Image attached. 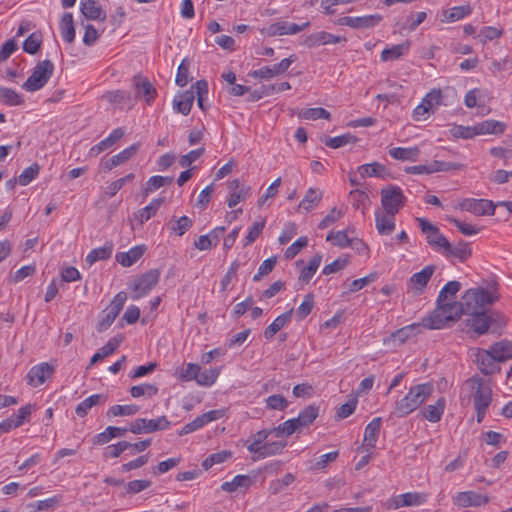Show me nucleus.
<instances>
[{"label":"nucleus","mask_w":512,"mask_h":512,"mask_svg":"<svg viewBox=\"0 0 512 512\" xmlns=\"http://www.w3.org/2000/svg\"><path fill=\"white\" fill-rule=\"evenodd\" d=\"M500 298L496 287L491 289L471 288L462 296L458 304L461 305V313L488 312L487 308Z\"/></svg>","instance_id":"obj_1"},{"label":"nucleus","mask_w":512,"mask_h":512,"mask_svg":"<svg viewBox=\"0 0 512 512\" xmlns=\"http://www.w3.org/2000/svg\"><path fill=\"white\" fill-rule=\"evenodd\" d=\"M433 391L434 387L430 383L410 387L408 393L395 402L392 416L403 418L411 414L427 400Z\"/></svg>","instance_id":"obj_2"},{"label":"nucleus","mask_w":512,"mask_h":512,"mask_svg":"<svg viewBox=\"0 0 512 512\" xmlns=\"http://www.w3.org/2000/svg\"><path fill=\"white\" fill-rule=\"evenodd\" d=\"M461 305L458 302L439 303L436 301V308L422 319L421 326L427 329H442L458 321L461 317Z\"/></svg>","instance_id":"obj_3"},{"label":"nucleus","mask_w":512,"mask_h":512,"mask_svg":"<svg viewBox=\"0 0 512 512\" xmlns=\"http://www.w3.org/2000/svg\"><path fill=\"white\" fill-rule=\"evenodd\" d=\"M54 72V64L50 60L37 63L32 74L23 83L22 88L27 92H35L43 88Z\"/></svg>","instance_id":"obj_4"},{"label":"nucleus","mask_w":512,"mask_h":512,"mask_svg":"<svg viewBox=\"0 0 512 512\" xmlns=\"http://www.w3.org/2000/svg\"><path fill=\"white\" fill-rule=\"evenodd\" d=\"M417 222L423 234L426 236L427 243L438 252H443L450 248V242L440 232L439 228L426 220L425 218H417Z\"/></svg>","instance_id":"obj_5"},{"label":"nucleus","mask_w":512,"mask_h":512,"mask_svg":"<svg viewBox=\"0 0 512 512\" xmlns=\"http://www.w3.org/2000/svg\"><path fill=\"white\" fill-rule=\"evenodd\" d=\"M159 278L160 272L157 269H151L135 278L130 285L131 298L137 300L147 295L157 285Z\"/></svg>","instance_id":"obj_6"},{"label":"nucleus","mask_w":512,"mask_h":512,"mask_svg":"<svg viewBox=\"0 0 512 512\" xmlns=\"http://www.w3.org/2000/svg\"><path fill=\"white\" fill-rule=\"evenodd\" d=\"M466 386L472 391L475 408L487 409L492 401V390L479 377H471L466 381Z\"/></svg>","instance_id":"obj_7"},{"label":"nucleus","mask_w":512,"mask_h":512,"mask_svg":"<svg viewBox=\"0 0 512 512\" xmlns=\"http://www.w3.org/2000/svg\"><path fill=\"white\" fill-rule=\"evenodd\" d=\"M405 196L400 187L390 185L381 190V204L388 214H396L404 205Z\"/></svg>","instance_id":"obj_8"},{"label":"nucleus","mask_w":512,"mask_h":512,"mask_svg":"<svg viewBox=\"0 0 512 512\" xmlns=\"http://www.w3.org/2000/svg\"><path fill=\"white\" fill-rule=\"evenodd\" d=\"M170 426V421L166 416H160L156 419L138 418L130 424L128 429L134 434L153 433L166 430Z\"/></svg>","instance_id":"obj_9"},{"label":"nucleus","mask_w":512,"mask_h":512,"mask_svg":"<svg viewBox=\"0 0 512 512\" xmlns=\"http://www.w3.org/2000/svg\"><path fill=\"white\" fill-rule=\"evenodd\" d=\"M458 208L477 216L494 215L496 205L487 199L465 198L459 202Z\"/></svg>","instance_id":"obj_10"},{"label":"nucleus","mask_w":512,"mask_h":512,"mask_svg":"<svg viewBox=\"0 0 512 512\" xmlns=\"http://www.w3.org/2000/svg\"><path fill=\"white\" fill-rule=\"evenodd\" d=\"M383 17L380 14L365 15L359 17L344 16L336 20L335 24L348 26L353 29H369L377 26Z\"/></svg>","instance_id":"obj_11"},{"label":"nucleus","mask_w":512,"mask_h":512,"mask_svg":"<svg viewBox=\"0 0 512 512\" xmlns=\"http://www.w3.org/2000/svg\"><path fill=\"white\" fill-rule=\"evenodd\" d=\"M296 60L295 55H291L288 58L281 60L279 63L273 66H265L258 70H254L250 73V76L258 79H270L285 73L290 65Z\"/></svg>","instance_id":"obj_12"},{"label":"nucleus","mask_w":512,"mask_h":512,"mask_svg":"<svg viewBox=\"0 0 512 512\" xmlns=\"http://www.w3.org/2000/svg\"><path fill=\"white\" fill-rule=\"evenodd\" d=\"M475 362L478 369L485 375H491L500 370L498 360H496L489 349H476Z\"/></svg>","instance_id":"obj_13"},{"label":"nucleus","mask_w":512,"mask_h":512,"mask_svg":"<svg viewBox=\"0 0 512 512\" xmlns=\"http://www.w3.org/2000/svg\"><path fill=\"white\" fill-rule=\"evenodd\" d=\"M54 366L47 362L33 366L27 374V383L32 387L43 384L54 373Z\"/></svg>","instance_id":"obj_14"},{"label":"nucleus","mask_w":512,"mask_h":512,"mask_svg":"<svg viewBox=\"0 0 512 512\" xmlns=\"http://www.w3.org/2000/svg\"><path fill=\"white\" fill-rule=\"evenodd\" d=\"M310 26V22L307 21L302 25L296 23H290L286 21H279L268 26L266 32L268 36H283L297 34L307 27Z\"/></svg>","instance_id":"obj_15"},{"label":"nucleus","mask_w":512,"mask_h":512,"mask_svg":"<svg viewBox=\"0 0 512 512\" xmlns=\"http://www.w3.org/2000/svg\"><path fill=\"white\" fill-rule=\"evenodd\" d=\"M489 498L486 495L475 491L459 492L454 497V503L460 507H478L488 503Z\"/></svg>","instance_id":"obj_16"},{"label":"nucleus","mask_w":512,"mask_h":512,"mask_svg":"<svg viewBox=\"0 0 512 512\" xmlns=\"http://www.w3.org/2000/svg\"><path fill=\"white\" fill-rule=\"evenodd\" d=\"M340 42H346V38L342 36H336L325 31L313 33L307 36L304 41L308 48H315L321 45L336 44Z\"/></svg>","instance_id":"obj_17"},{"label":"nucleus","mask_w":512,"mask_h":512,"mask_svg":"<svg viewBox=\"0 0 512 512\" xmlns=\"http://www.w3.org/2000/svg\"><path fill=\"white\" fill-rule=\"evenodd\" d=\"M381 423V418L376 417L367 424L362 442V448L365 451L369 452L375 447L380 434Z\"/></svg>","instance_id":"obj_18"},{"label":"nucleus","mask_w":512,"mask_h":512,"mask_svg":"<svg viewBox=\"0 0 512 512\" xmlns=\"http://www.w3.org/2000/svg\"><path fill=\"white\" fill-rule=\"evenodd\" d=\"M434 271L435 266L427 265L420 272H417L411 276L409 282L414 291V294L420 295L423 293Z\"/></svg>","instance_id":"obj_19"},{"label":"nucleus","mask_w":512,"mask_h":512,"mask_svg":"<svg viewBox=\"0 0 512 512\" xmlns=\"http://www.w3.org/2000/svg\"><path fill=\"white\" fill-rule=\"evenodd\" d=\"M470 318L466 320V325L470 327L477 335L485 334L490 328L487 312L478 311L477 313H465Z\"/></svg>","instance_id":"obj_20"},{"label":"nucleus","mask_w":512,"mask_h":512,"mask_svg":"<svg viewBox=\"0 0 512 512\" xmlns=\"http://www.w3.org/2000/svg\"><path fill=\"white\" fill-rule=\"evenodd\" d=\"M133 86L136 91V95L145 97L148 104L152 102L157 94L156 89L146 77L140 75L135 76L133 78Z\"/></svg>","instance_id":"obj_21"},{"label":"nucleus","mask_w":512,"mask_h":512,"mask_svg":"<svg viewBox=\"0 0 512 512\" xmlns=\"http://www.w3.org/2000/svg\"><path fill=\"white\" fill-rule=\"evenodd\" d=\"M124 133L125 132L122 128L114 129L107 138L103 139L98 144L91 147V149L89 150V156L96 157L102 151L110 148L124 136Z\"/></svg>","instance_id":"obj_22"},{"label":"nucleus","mask_w":512,"mask_h":512,"mask_svg":"<svg viewBox=\"0 0 512 512\" xmlns=\"http://www.w3.org/2000/svg\"><path fill=\"white\" fill-rule=\"evenodd\" d=\"M286 445L287 441L265 442L261 447H259V450L254 453L255 457L253 460L265 459L267 457L279 455L282 453Z\"/></svg>","instance_id":"obj_23"},{"label":"nucleus","mask_w":512,"mask_h":512,"mask_svg":"<svg viewBox=\"0 0 512 512\" xmlns=\"http://www.w3.org/2000/svg\"><path fill=\"white\" fill-rule=\"evenodd\" d=\"M446 400L444 397H440L435 404L427 405L421 410L422 416L432 423H436L441 420L444 413Z\"/></svg>","instance_id":"obj_24"},{"label":"nucleus","mask_w":512,"mask_h":512,"mask_svg":"<svg viewBox=\"0 0 512 512\" xmlns=\"http://www.w3.org/2000/svg\"><path fill=\"white\" fill-rule=\"evenodd\" d=\"M195 99L194 91L187 90L173 100V107L181 114L188 115Z\"/></svg>","instance_id":"obj_25"},{"label":"nucleus","mask_w":512,"mask_h":512,"mask_svg":"<svg viewBox=\"0 0 512 512\" xmlns=\"http://www.w3.org/2000/svg\"><path fill=\"white\" fill-rule=\"evenodd\" d=\"M123 340V336L119 335L117 337L111 338L103 347H101L98 352H96L91 360L90 365H94L98 361L104 359L105 357H108L109 355L113 354L119 345L121 344Z\"/></svg>","instance_id":"obj_26"},{"label":"nucleus","mask_w":512,"mask_h":512,"mask_svg":"<svg viewBox=\"0 0 512 512\" xmlns=\"http://www.w3.org/2000/svg\"><path fill=\"white\" fill-rule=\"evenodd\" d=\"M323 197L322 190L318 188H309L300 202L298 209H303L306 212L312 211L321 202Z\"/></svg>","instance_id":"obj_27"},{"label":"nucleus","mask_w":512,"mask_h":512,"mask_svg":"<svg viewBox=\"0 0 512 512\" xmlns=\"http://www.w3.org/2000/svg\"><path fill=\"white\" fill-rule=\"evenodd\" d=\"M81 13L90 20L105 21V11L94 0L81 1Z\"/></svg>","instance_id":"obj_28"},{"label":"nucleus","mask_w":512,"mask_h":512,"mask_svg":"<svg viewBox=\"0 0 512 512\" xmlns=\"http://www.w3.org/2000/svg\"><path fill=\"white\" fill-rule=\"evenodd\" d=\"M490 353L498 362H505L512 358V342L501 340L489 348Z\"/></svg>","instance_id":"obj_29"},{"label":"nucleus","mask_w":512,"mask_h":512,"mask_svg":"<svg viewBox=\"0 0 512 512\" xmlns=\"http://www.w3.org/2000/svg\"><path fill=\"white\" fill-rule=\"evenodd\" d=\"M59 26L63 40L67 43H72L75 39V27L72 13L65 12L61 17Z\"/></svg>","instance_id":"obj_30"},{"label":"nucleus","mask_w":512,"mask_h":512,"mask_svg":"<svg viewBox=\"0 0 512 512\" xmlns=\"http://www.w3.org/2000/svg\"><path fill=\"white\" fill-rule=\"evenodd\" d=\"M358 173L362 178L378 177L385 178L388 175L387 169L384 165L378 162L363 164L358 167Z\"/></svg>","instance_id":"obj_31"},{"label":"nucleus","mask_w":512,"mask_h":512,"mask_svg":"<svg viewBox=\"0 0 512 512\" xmlns=\"http://www.w3.org/2000/svg\"><path fill=\"white\" fill-rule=\"evenodd\" d=\"M395 214H388L387 212H377L376 217V228L382 235H388L392 233L395 228Z\"/></svg>","instance_id":"obj_32"},{"label":"nucleus","mask_w":512,"mask_h":512,"mask_svg":"<svg viewBox=\"0 0 512 512\" xmlns=\"http://www.w3.org/2000/svg\"><path fill=\"white\" fill-rule=\"evenodd\" d=\"M388 153L396 160L416 161L420 155V149L417 146L409 148L394 147Z\"/></svg>","instance_id":"obj_33"},{"label":"nucleus","mask_w":512,"mask_h":512,"mask_svg":"<svg viewBox=\"0 0 512 512\" xmlns=\"http://www.w3.org/2000/svg\"><path fill=\"white\" fill-rule=\"evenodd\" d=\"M293 310H289L278 316L265 330L264 337L272 339L287 323L290 322Z\"/></svg>","instance_id":"obj_34"},{"label":"nucleus","mask_w":512,"mask_h":512,"mask_svg":"<svg viewBox=\"0 0 512 512\" xmlns=\"http://www.w3.org/2000/svg\"><path fill=\"white\" fill-rule=\"evenodd\" d=\"M106 401V397L102 394H93L88 398L84 399L81 403H79L75 409V413L79 417H84L88 414L89 410L93 406H98L104 404Z\"/></svg>","instance_id":"obj_35"},{"label":"nucleus","mask_w":512,"mask_h":512,"mask_svg":"<svg viewBox=\"0 0 512 512\" xmlns=\"http://www.w3.org/2000/svg\"><path fill=\"white\" fill-rule=\"evenodd\" d=\"M319 407L316 405H309L300 412L298 417L293 418L298 429L309 426L318 417Z\"/></svg>","instance_id":"obj_36"},{"label":"nucleus","mask_w":512,"mask_h":512,"mask_svg":"<svg viewBox=\"0 0 512 512\" xmlns=\"http://www.w3.org/2000/svg\"><path fill=\"white\" fill-rule=\"evenodd\" d=\"M127 431V428L108 426L103 432L98 433L94 437L93 443L96 445H104L113 438L123 436Z\"/></svg>","instance_id":"obj_37"},{"label":"nucleus","mask_w":512,"mask_h":512,"mask_svg":"<svg viewBox=\"0 0 512 512\" xmlns=\"http://www.w3.org/2000/svg\"><path fill=\"white\" fill-rule=\"evenodd\" d=\"M461 289V283L458 281H449L446 283V285L441 289L439 292V295L437 297V302L439 303H451V302H457L455 300V295L459 290Z\"/></svg>","instance_id":"obj_38"},{"label":"nucleus","mask_w":512,"mask_h":512,"mask_svg":"<svg viewBox=\"0 0 512 512\" xmlns=\"http://www.w3.org/2000/svg\"><path fill=\"white\" fill-rule=\"evenodd\" d=\"M471 253L472 251L469 244L464 241H460L454 246L450 243V248L445 249L443 255L446 257L453 256L463 262L471 256Z\"/></svg>","instance_id":"obj_39"},{"label":"nucleus","mask_w":512,"mask_h":512,"mask_svg":"<svg viewBox=\"0 0 512 512\" xmlns=\"http://www.w3.org/2000/svg\"><path fill=\"white\" fill-rule=\"evenodd\" d=\"M143 252L144 250L141 246H135L128 252L118 253L116 255V261L124 267H130L141 258Z\"/></svg>","instance_id":"obj_40"},{"label":"nucleus","mask_w":512,"mask_h":512,"mask_svg":"<svg viewBox=\"0 0 512 512\" xmlns=\"http://www.w3.org/2000/svg\"><path fill=\"white\" fill-rule=\"evenodd\" d=\"M477 135L501 134L505 130V124L500 121L486 120L475 125Z\"/></svg>","instance_id":"obj_41"},{"label":"nucleus","mask_w":512,"mask_h":512,"mask_svg":"<svg viewBox=\"0 0 512 512\" xmlns=\"http://www.w3.org/2000/svg\"><path fill=\"white\" fill-rule=\"evenodd\" d=\"M272 429H262L257 433L253 434L250 439L245 442V446L250 453H255L259 450V447L265 443V440L272 435Z\"/></svg>","instance_id":"obj_42"},{"label":"nucleus","mask_w":512,"mask_h":512,"mask_svg":"<svg viewBox=\"0 0 512 512\" xmlns=\"http://www.w3.org/2000/svg\"><path fill=\"white\" fill-rule=\"evenodd\" d=\"M410 47V43L408 41L394 45L391 48L384 49L381 52V60L383 62L399 59L401 56L405 55Z\"/></svg>","instance_id":"obj_43"},{"label":"nucleus","mask_w":512,"mask_h":512,"mask_svg":"<svg viewBox=\"0 0 512 512\" xmlns=\"http://www.w3.org/2000/svg\"><path fill=\"white\" fill-rule=\"evenodd\" d=\"M356 141L357 138L350 133H346L336 137L324 136L323 138H321V142H323L326 146L333 149L343 147L347 144L355 143Z\"/></svg>","instance_id":"obj_44"},{"label":"nucleus","mask_w":512,"mask_h":512,"mask_svg":"<svg viewBox=\"0 0 512 512\" xmlns=\"http://www.w3.org/2000/svg\"><path fill=\"white\" fill-rule=\"evenodd\" d=\"M322 261V255L316 254L314 255L308 262V265L304 267L299 275V281L302 283H308L317 269L319 268Z\"/></svg>","instance_id":"obj_45"},{"label":"nucleus","mask_w":512,"mask_h":512,"mask_svg":"<svg viewBox=\"0 0 512 512\" xmlns=\"http://www.w3.org/2000/svg\"><path fill=\"white\" fill-rule=\"evenodd\" d=\"M0 102L8 106L21 105L24 100L21 94L7 87H0Z\"/></svg>","instance_id":"obj_46"},{"label":"nucleus","mask_w":512,"mask_h":512,"mask_svg":"<svg viewBox=\"0 0 512 512\" xmlns=\"http://www.w3.org/2000/svg\"><path fill=\"white\" fill-rule=\"evenodd\" d=\"M173 182V177H167V176H152L149 178V180L146 182L144 187V195L148 196L150 193L156 191L160 187L170 185Z\"/></svg>","instance_id":"obj_47"},{"label":"nucleus","mask_w":512,"mask_h":512,"mask_svg":"<svg viewBox=\"0 0 512 512\" xmlns=\"http://www.w3.org/2000/svg\"><path fill=\"white\" fill-rule=\"evenodd\" d=\"M251 484H252V480H251V478L249 476H247V475H237V476H235L232 479V481L224 482L221 485V489L223 491H226V492H234L238 488H241V487L247 488Z\"/></svg>","instance_id":"obj_48"},{"label":"nucleus","mask_w":512,"mask_h":512,"mask_svg":"<svg viewBox=\"0 0 512 512\" xmlns=\"http://www.w3.org/2000/svg\"><path fill=\"white\" fill-rule=\"evenodd\" d=\"M192 225L193 221L187 216H182L178 219H171L168 223L170 230L178 236L184 235Z\"/></svg>","instance_id":"obj_49"},{"label":"nucleus","mask_w":512,"mask_h":512,"mask_svg":"<svg viewBox=\"0 0 512 512\" xmlns=\"http://www.w3.org/2000/svg\"><path fill=\"white\" fill-rule=\"evenodd\" d=\"M298 117L304 120H330L331 114L324 108H305L298 113Z\"/></svg>","instance_id":"obj_50"},{"label":"nucleus","mask_w":512,"mask_h":512,"mask_svg":"<svg viewBox=\"0 0 512 512\" xmlns=\"http://www.w3.org/2000/svg\"><path fill=\"white\" fill-rule=\"evenodd\" d=\"M400 497H402L404 507L420 506L428 499V495L426 493L419 492H407L400 494Z\"/></svg>","instance_id":"obj_51"},{"label":"nucleus","mask_w":512,"mask_h":512,"mask_svg":"<svg viewBox=\"0 0 512 512\" xmlns=\"http://www.w3.org/2000/svg\"><path fill=\"white\" fill-rule=\"evenodd\" d=\"M463 167H464V165H462L460 163L445 162V161H439V160H434L428 164L429 174L435 173V172L461 170V169H463Z\"/></svg>","instance_id":"obj_52"},{"label":"nucleus","mask_w":512,"mask_h":512,"mask_svg":"<svg viewBox=\"0 0 512 512\" xmlns=\"http://www.w3.org/2000/svg\"><path fill=\"white\" fill-rule=\"evenodd\" d=\"M158 393V387L155 384H140L135 385L130 388V394L134 398H138L141 396L152 397Z\"/></svg>","instance_id":"obj_53"},{"label":"nucleus","mask_w":512,"mask_h":512,"mask_svg":"<svg viewBox=\"0 0 512 512\" xmlns=\"http://www.w3.org/2000/svg\"><path fill=\"white\" fill-rule=\"evenodd\" d=\"M112 245H105L103 247L93 249L87 256L86 262L92 265L96 261L106 260L111 256Z\"/></svg>","instance_id":"obj_54"},{"label":"nucleus","mask_w":512,"mask_h":512,"mask_svg":"<svg viewBox=\"0 0 512 512\" xmlns=\"http://www.w3.org/2000/svg\"><path fill=\"white\" fill-rule=\"evenodd\" d=\"M442 101V93L440 89L431 90L421 101L429 112H434V110L441 104Z\"/></svg>","instance_id":"obj_55"},{"label":"nucleus","mask_w":512,"mask_h":512,"mask_svg":"<svg viewBox=\"0 0 512 512\" xmlns=\"http://www.w3.org/2000/svg\"><path fill=\"white\" fill-rule=\"evenodd\" d=\"M139 411V406L135 404L131 405H114L112 406L108 412V416H131L136 414Z\"/></svg>","instance_id":"obj_56"},{"label":"nucleus","mask_w":512,"mask_h":512,"mask_svg":"<svg viewBox=\"0 0 512 512\" xmlns=\"http://www.w3.org/2000/svg\"><path fill=\"white\" fill-rule=\"evenodd\" d=\"M39 171L40 166L37 163H34L22 171L17 179V182L21 186H26L38 176Z\"/></svg>","instance_id":"obj_57"},{"label":"nucleus","mask_w":512,"mask_h":512,"mask_svg":"<svg viewBox=\"0 0 512 512\" xmlns=\"http://www.w3.org/2000/svg\"><path fill=\"white\" fill-rule=\"evenodd\" d=\"M219 376V370L217 368H210L200 373L198 372L196 381L202 386H211L214 384Z\"/></svg>","instance_id":"obj_58"},{"label":"nucleus","mask_w":512,"mask_h":512,"mask_svg":"<svg viewBox=\"0 0 512 512\" xmlns=\"http://www.w3.org/2000/svg\"><path fill=\"white\" fill-rule=\"evenodd\" d=\"M447 221L454 224L458 230L464 234L465 236H473V235H476L480 232L481 228H478L474 225H471V224H468V223H465V222H462L452 216H447L446 217Z\"/></svg>","instance_id":"obj_59"},{"label":"nucleus","mask_w":512,"mask_h":512,"mask_svg":"<svg viewBox=\"0 0 512 512\" xmlns=\"http://www.w3.org/2000/svg\"><path fill=\"white\" fill-rule=\"evenodd\" d=\"M420 324H411L405 327L398 329L396 332L392 333L391 337L394 341H397L399 344H403L409 337L413 335V333L420 327Z\"/></svg>","instance_id":"obj_60"},{"label":"nucleus","mask_w":512,"mask_h":512,"mask_svg":"<svg viewBox=\"0 0 512 512\" xmlns=\"http://www.w3.org/2000/svg\"><path fill=\"white\" fill-rule=\"evenodd\" d=\"M132 447V443L127 441H120L117 444L109 445L104 449V457L116 458L119 457L122 452Z\"/></svg>","instance_id":"obj_61"},{"label":"nucleus","mask_w":512,"mask_h":512,"mask_svg":"<svg viewBox=\"0 0 512 512\" xmlns=\"http://www.w3.org/2000/svg\"><path fill=\"white\" fill-rule=\"evenodd\" d=\"M298 429L294 419H289L282 424H279L277 427L272 428V433L275 436L285 435L290 436L294 432H296Z\"/></svg>","instance_id":"obj_62"},{"label":"nucleus","mask_w":512,"mask_h":512,"mask_svg":"<svg viewBox=\"0 0 512 512\" xmlns=\"http://www.w3.org/2000/svg\"><path fill=\"white\" fill-rule=\"evenodd\" d=\"M314 306V296L313 294L309 293L305 296L303 302L300 304V306L296 310V315L299 318V320L304 319L307 317Z\"/></svg>","instance_id":"obj_63"},{"label":"nucleus","mask_w":512,"mask_h":512,"mask_svg":"<svg viewBox=\"0 0 512 512\" xmlns=\"http://www.w3.org/2000/svg\"><path fill=\"white\" fill-rule=\"evenodd\" d=\"M42 43L41 35L32 33L23 43V50L29 54H35Z\"/></svg>","instance_id":"obj_64"}]
</instances>
